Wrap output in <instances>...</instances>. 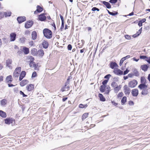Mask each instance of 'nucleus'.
Masks as SVG:
<instances>
[{
  "label": "nucleus",
  "mask_w": 150,
  "mask_h": 150,
  "mask_svg": "<svg viewBox=\"0 0 150 150\" xmlns=\"http://www.w3.org/2000/svg\"><path fill=\"white\" fill-rule=\"evenodd\" d=\"M138 25L140 27L142 25V23L140 21H139Z\"/></svg>",
  "instance_id": "obj_63"
},
{
  "label": "nucleus",
  "mask_w": 150,
  "mask_h": 150,
  "mask_svg": "<svg viewBox=\"0 0 150 150\" xmlns=\"http://www.w3.org/2000/svg\"><path fill=\"white\" fill-rule=\"evenodd\" d=\"M69 86H67V85L66 84L62 88L61 90L62 92H63L65 91H68L69 90Z\"/></svg>",
  "instance_id": "obj_26"
},
{
  "label": "nucleus",
  "mask_w": 150,
  "mask_h": 150,
  "mask_svg": "<svg viewBox=\"0 0 150 150\" xmlns=\"http://www.w3.org/2000/svg\"><path fill=\"white\" fill-rule=\"evenodd\" d=\"M20 42L21 43H23L25 41V38H22L20 39Z\"/></svg>",
  "instance_id": "obj_54"
},
{
  "label": "nucleus",
  "mask_w": 150,
  "mask_h": 150,
  "mask_svg": "<svg viewBox=\"0 0 150 150\" xmlns=\"http://www.w3.org/2000/svg\"><path fill=\"white\" fill-rule=\"evenodd\" d=\"M123 91L125 95L126 96H128L130 93L131 90L127 85H125L123 87Z\"/></svg>",
  "instance_id": "obj_3"
},
{
  "label": "nucleus",
  "mask_w": 150,
  "mask_h": 150,
  "mask_svg": "<svg viewBox=\"0 0 150 150\" xmlns=\"http://www.w3.org/2000/svg\"><path fill=\"white\" fill-rule=\"evenodd\" d=\"M34 88V86L32 84H29L28 86L27 87V90L28 91H30L32 90Z\"/></svg>",
  "instance_id": "obj_23"
},
{
  "label": "nucleus",
  "mask_w": 150,
  "mask_h": 150,
  "mask_svg": "<svg viewBox=\"0 0 150 150\" xmlns=\"http://www.w3.org/2000/svg\"><path fill=\"white\" fill-rule=\"evenodd\" d=\"M21 69L20 67H18L16 68L15 71L19 73L21 71Z\"/></svg>",
  "instance_id": "obj_42"
},
{
  "label": "nucleus",
  "mask_w": 150,
  "mask_h": 150,
  "mask_svg": "<svg viewBox=\"0 0 150 150\" xmlns=\"http://www.w3.org/2000/svg\"><path fill=\"white\" fill-rule=\"evenodd\" d=\"M29 59L30 60V62L31 61H33L34 59V58L32 56H29Z\"/></svg>",
  "instance_id": "obj_57"
},
{
  "label": "nucleus",
  "mask_w": 150,
  "mask_h": 150,
  "mask_svg": "<svg viewBox=\"0 0 150 150\" xmlns=\"http://www.w3.org/2000/svg\"><path fill=\"white\" fill-rule=\"evenodd\" d=\"M125 60V59L124 58H122L121 59L120 62V66H121L122 64H123L124 61Z\"/></svg>",
  "instance_id": "obj_45"
},
{
  "label": "nucleus",
  "mask_w": 150,
  "mask_h": 150,
  "mask_svg": "<svg viewBox=\"0 0 150 150\" xmlns=\"http://www.w3.org/2000/svg\"><path fill=\"white\" fill-rule=\"evenodd\" d=\"M92 10L93 11H99V9L96 7H94L92 8Z\"/></svg>",
  "instance_id": "obj_48"
},
{
  "label": "nucleus",
  "mask_w": 150,
  "mask_h": 150,
  "mask_svg": "<svg viewBox=\"0 0 150 150\" xmlns=\"http://www.w3.org/2000/svg\"><path fill=\"white\" fill-rule=\"evenodd\" d=\"M111 86L113 88H115L117 86V83L115 82H112L111 84Z\"/></svg>",
  "instance_id": "obj_39"
},
{
  "label": "nucleus",
  "mask_w": 150,
  "mask_h": 150,
  "mask_svg": "<svg viewBox=\"0 0 150 150\" xmlns=\"http://www.w3.org/2000/svg\"><path fill=\"white\" fill-rule=\"evenodd\" d=\"M108 11V13L110 15H112V16H115V15H116V14H117V12L115 13H113V12H110L109 11H108V10H107Z\"/></svg>",
  "instance_id": "obj_44"
},
{
  "label": "nucleus",
  "mask_w": 150,
  "mask_h": 150,
  "mask_svg": "<svg viewBox=\"0 0 150 150\" xmlns=\"http://www.w3.org/2000/svg\"><path fill=\"white\" fill-rule=\"evenodd\" d=\"M11 12L7 11L4 13V15L5 17H7L10 16L11 15Z\"/></svg>",
  "instance_id": "obj_34"
},
{
  "label": "nucleus",
  "mask_w": 150,
  "mask_h": 150,
  "mask_svg": "<svg viewBox=\"0 0 150 150\" xmlns=\"http://www.w3.org/2000/svg\"><path fill=\"white\" fill-rule=\"evenodd\" d=\"M110 67L112 69H114V68L118 67V65L115 62H112L110 63Z\"/></svg>",
  "instance_id": "obj_15"
},
{
  "label": "nucleus",
  "mask_w": 150,
  "mask_h": 150,
  "mask_svg": "<svg viewBox=\"0 0 150 150\" xmlns=\"http://www.w3.org/2000/svg\"><path fill=\"white\" fill-rule=\"evenodd\" d=\"M20 94L21 95H23V97H25L27 96L26 95H25V94H24V93L23 92L21 91L20 92Z\"/></svg>",
  "instance_id": "obj_53"
},
{
  "label": "nucleus",
  "mask_w": 150,
  "mask_h": 150,
  "mask_svg": "<svg viewBox=\"0 0 150 150\" xmlns=\"http://www.w3.org/2000/svg\"><path fill=\"white\" fill-rule=\"evenodd\" d=\"M28 81L27 80H23L20 82V85L21 86H23L28 83Z\"/></svg>",
  "instance_id": "obj_18"
},
{
  "label": "nucleus",
  "mask_w": 150,
  "mask_h": 150,
  "mask_svg": "<svg viewBox=\"0 0 150 150\" xmlns=\"http://www.w3.org/2000/svg\"><path fill=\"white\" fill-rule=\"evenodd\" d=\"M121 88V86L119 85V86H117L114 88V91L115 93H117V92L120 90Z\"/></svg>",
  "instance_id": "obj_29"
},
{
  "label": "nucleus",
  "mask_w": 150,
  "mask_h": 150,
  "mask_svg": "<svg viewBox=\"0 0 150 150\" xmlns=\"http://www.w3.org/2000/svg\"><path fill=\"white\" fill-rule=\"evenodd\" d=\"M42 8L39 6L38 5L37 6V9L35 11H34V13L35 14H37V12H41L42 11Z\"/></svg>",
  "instance_id": "obj_12"
},
{
  "label": "nucleus",
  "mask_w": 150,
  "mask_h": 150,
  "mask_svg": "<svg viewBox=\"0 0 150 150\" xmlns=\"http://www.w3.org/2000/svg\"><path fill=\"white\" fill-rule=\"evenodd\" d=\"M129 71L127 69L126 70L124 71L123 72V74L124 75H125L126 74H127L129 72Z\"/></svg>",
  "instance_id": "obj_55"
},
{
  "label": "nucleus",
  "mask_w": 150,
  "mask_h": 150,
  "mask_svg": "<svg viewBox=\"0 0 150 150\" xmlns=\"http://www.w3.org/2000/svg\"><path fill=\"white\" fill-rule=\"evenodd\" d=\"M5 122L6 124L8 125L11 124L12 126H14L15 124V120L11 118H7L5 119Z\"/></svg>",
  "instance_id": "obj_2"
},
{
  "label": "nucleus",
  "mask_w": 150,
  "mask_h": 150,
  "mask_svg": "<svg viewBox=\"0 0 150 150\" xmlns=\"http://www.w3.org/2000/svg\"><path fill=\"white\" fill-rule=\"evenodd\" d=\"M105 86L103 85L101 86L100 87V90L101 92H103L105 91Z\"/></svg>",
  "instance_id": "obj_37"
},
{
  "label": "nucleus",
  "mask_w": 150,
  "mask_h": 150,
  "mask_svg": "<svg viewBox=\"0 0 150 150\" xmlns=\"http://www.w3.org/2000/svg\"><path fill=\"white\" fill-rule=\"evenodd\" d=\"M131 93L132 96L134 97H137L139 93L138 90L137 88H135L132 90Z\"/></svg>",
  "instance_id": "obj_7"
},
{
  "label": "nucleus",
  "mask_w": 150,
  "mask_h": 150,
  "mask_svg": "<svg viewBox=\"0 0 150 150\" xmlns=\"http://www.w3.org/2000/svg\"><path fill=\"white\" fill-rule=\"evenodd\" d=\"M12 62V60L10 59H7L6 62V66H7L10 69H12V66H11Z\"/></svg>",
  "instance_id": "obj_9"
},
{
  "label": "nucleus",
  "mask_w": 150,
  "mask_h": 150,
  "mask_svg": "<svg viewBox=\"0 0 150 150\" xmlns=\"http://www.w3.org/2000/svg\"><path fill=\"white\" fill-rule=\"evenodd\" d=\"M108 81V80H105L103 81L102 82V84H103V85L105 86V85L107 83Z\"/></svg>",
  "instance_id": "obj_49"
},
{
  "label": "nucleus",
  "mask_w": 150,
  "mask_h": 150,
  "mask_svg": "<svg viewBox=\"0 0 150 150\" xmlns=\"http://www.w3.org/2000/svg\"><path fill=\"white\" fill-rule=\"evenodd\" d=\"M6 100L4 99L1 101V105H4L6 104Z\"/></svg>",
  "instance_id": "obj_38"
},
{
  "label": "nucleus",
  "mask_w": 150,
  "mask_h": 150,
  "mask_svg": "<svg viewBox=\"0 0 150 150\" xmlns=\"http://www.w3.org/2000/svg\"><path fill=\"white\" fill-rule=\"evenodd\" d=\"M134 74H133L130 73L129 74H128V76L129 77L132 78V76H134Z\"/></svg>",
  "instance_id": "obj_60"
},
{
  "label": "nucleus",
  "mask_w": 150,
  "mask_h": 150,
  "mask_svg": "<svg viewBox=\"0 0 150 150\" xmlns=\"http://www.w3.org/2000/svg\"><path fill=\"white\" fill-rule=\"evenodd\" d=\"M44 54V52L42 50H39L37 51V56L42 57Z\"/></svg>",
  "instance_id": "obj_16"
},
{
  "label": "nucleus",
  "mask_w": 150,
  "mask_h": 150,
  "mask_svg": "<svg viewBox=\"0 0 150 150\" xmlns=\"http://www.w3.org/2000/svg\"><path fill=\"white\" fill-rule=\"evenodd\" d=\"M87 106V104L83 105L82 104H80L79 105V107L81 108H86Z\"/></svg>",
  "instance_id": "obj_40"
},
{
  "label": "nucleus",
  "mask_w": 150,
  "mask_h": 150,
  "mask_svg": "<svg viewBox=\"0 0 150 150\" xmlns=\"http://www.w3.org/2000/svg\"><path fill=\"white\" fill-rule=\"evenodd\" d=\"M64 22H62V25H61V27L60 28V30H62L63 28H64Z\"/></svg>",
  "instance_id": "obj_58"
},
{
  "label": "nucleus",
  "mask_w": 150,
  "mask_h": 150,
  "mask_svg": "<svg viewBox=\"0 0 150 150\" xmlns=\"http://www.w3.org/2000/svg\"><path fill=\"white\" fill-rule=\"evenodd\" d=\"M147 58L148 57L145 56L140 55V58L141 59H147Z\"/></svg>",
  "instance_id": "obj_46"
},
{
  "label": "nucleus",
  "mask_w": 150,
  "mask_h": 150,
  "mask_svg": "<svg viewBox=\"0 0 150 150\" xmlns=\"http://www.w3.org/2000/svg\"><path fill=\"white\" fill-rule=\"evenodd\" d=\"M16 35L15 33H11L10 34V41H13L15 40Z\"/></svg>",
  "instance_id": "obj_10"
},
{
  "label": "nucleus",
  "mask_w": 150,
  "mask_h": 150,
  "mask_svg": "<svg viewBox=\"0 0 150 150\" xmlns=\"http://www.w3.org/2000/svg\"><path fill=\"white\" fill-rule=\"evenodd\" d=\"M111 75L110 74H108L105 76L104 78L105 79H108V80Z\"/></svg>",
  "instance_id": "obj_50"
},
{
  "label": "nucleus",
  "mask_w": 150,
  "mask_h": 150,
  "mask_svg": "<svg viewBox=\"0 0 150 150\" xmlns=\"http://www.w3.org/2000/svg\"><path fill=\"white\" fill-rule=\"evenodd\" d=\"M31 54L34 56H37V49L33 48L32 49L31 51Z\"/></svg>",
  "instance_id": "obj_17"
},
{
  "label": "nucleus",
  "mask_w": 150,
  "mask_h": 150,
  "mask_svg": "<svg viewBox=\"0 0 150 150\" xmlns=\"http://www.w3.org/2000/svg\"><path fill=\"white\" fill-rule=\"evenodd\" d=\"M19 73L14 71L13 73V76L15 77H17L19 76Z\"/></svg>",
  "instance_id": "obj_43"
},
{
  "label": "nucleus",
  "mask_w": 150,
  "mask_h": 150,
  "mask_svg": "<svg viewBox=\"0 0 150 150\" xmlns=\"http://www.w3.org/2000/svg\"><path fill=\"white\" fill-rule=\"evenodd\" d=\"M145 60L148 63L150 64V57H148L147 59H146Z\"/></svg>",
  "instance_id": "obj_59"
},
{
  "label": "nucleus",
  "mask_w": 150,
  "mask_h": 150,
  "mask_svg": "<svg viewBox=\"0 0 150 150\" xmlns=\"http://www.w3.org/2000/svg\"><path fill=\"white\" fill-rule=\"evenodd\" d=\"M8 83V86L9 87H12L13 86H14L15 85H13L12 84H11L10 83Z\"/></svg>",
  "instance_id": "obj_64"
},
{
  "label": "nucleus",
  "mask_w": 150,
  "mask_h": 150,
  "mask_svg": "<svg viewBox=\"0 0 150 150\" xmlns=\"http://www.w3.org/2000/svg\"><path fill=\"white\" fill-rule=\"evenodd\" d=\"M141 83L142 84H146V80L144 77L142 76L141 77Z\"/></svg>",
  "instance_id": "obj_25"
},
{
  "label": "nucleus",
  "mask_w": 150,
  "mask_h": 150,
  "mask_svg": "<svg viewBox=\"0 0 150 150\" xmlns=\"http://www.w3.org/2000/svg\"><path fill=\"white\" fill-rule=\"evenodd\" d=\"M102 3L105 5L106 7L108 8H111V6L110 3L108 2L105 1H103Z\"/></svg>",
  "instance_id": "obj_19"
},
{
  "label": "nucleus",
  "mask_w": 150,
  "mask_h": 150,
  "mask_svg": "<svg viewBox=\"0 0 150 150\" xmlns=\"http://www.w3.org/2000/svg\"><path fill=\"white\" fill-rule=\"evenodd\" d=\"M123 95V93L122 92L119 93L117 95V97L118 98H120L122 97Z\"/></svg>",
  "instance_id": "obj_41"
},
{
  "label": "nucleus",
  "mask_w": 150,
  "mask_h": 150,
  "mask_svg": "<svg viewBox=\"0 0 150 150\" xmlns=\"http://www.w3.org/2000/svg\"><path fill=\"white\" fill-rule=\"evenodd\" d=\"M127 97L126 96H124L121 100V103L122 105H124L126 102Z\"/></svg>",
  "instance_id": "obj_31"
},
{
  "label": "nucleus",
  "mask_w": 150,
  "mask_h": 150,
  "mask_svg": "<svg viewBox=\"0 0 150 150\" xmlns=\"http://www.w3.org/2000/svg\"><path fill=\"white\" fill-rule=\"evenodd\" d=\"M134 75L136 76H138L139 75V72L137 71V70L136 69H134L133 71Z\"/></svg>",
  "instance_id": "obj_35"
},
{
  "label": "nucleus",
  "mask_w": 150,
  "mask_h": 150,
  "mask_svg": "<svg viewBox=\"0 0 150 150\" xmlns=\"http://www.w3.org/2000/svg\"><path fill=\"white\" fill-rule=\"evenodd\" d=\"M98 96L100 98V100L102 101H104L105 100V99L104 96L102 94L99 93Z\"/></svg>",
  "instance_id": "obj_27"
},
{
  "label": "nucleus",
  "mask_w": 150,
  "mask_h": 150,
  "mask_svg": "<svg viewBox=\"0 0 150 150\" xmlns=\"http://www.w3.org/2000/svg\"><path fill=\"white\" fill-rule=\"evenodd\" d=\"M34 62H33V61H31V62H30V67H31L32 66H33V64H34Z\"/></svg>",
  "instance_id": "obj_62"
},
{
  "label": "nucleus",
  "mask_w": 150,
  "mask_h": 150,
  "mask_svg": "<svg viewBox=\"0 0 150 150\" xmlns=\"http://www.w3.org/2000/svg\"><path fill=\"white\" fill-rule=\"evenodd\" d=\"M117 0H110L109 2L111 3L115 4L117 2Z\"/></svg>",
  "instance_id": "obj_51"
},
{
  "label": "nucleus",
  "mask_w": 150,
  "mask_h": 150,
  "mask_svg": "<svg viewBox=\"0 0 150 150\" xmlns=\"http://www.w3.org/2000/svg\"><path fill=\"white\" fill-rule=\"evenodd\" d=\"M59 16L60 17V18H61V19L62 21V22H64V18L60 14L59 15Z\"/></svg>",
  "instance_id": "obj_61"
},
{
  "label": "nucleus",
  "mask_w": 150,
  "mask_h": 150,
  "mask_svg": "<svg viewBox=\"0 0 150 150\" xmlns=\"http://www.w3.org/2000/svg\"><path fill=\"white\" fill-rule=\"evenodd\" d=\"M12 81V76L11 75H9L6 78V81L7 83H11Z\"/></svg>",
  "instance_id": "obj_20"
},
{
  "label": "nucleus",
  "mask_w": 150,
  "mask_h": 150,
  "mask_svg": "<svg viewBox=\"0 0 150 150\" xmlns=\"http://www.w3.org/2000/svg\"><path fill=\"white\" fill-rule=\"evenodd\" d=\"M25 72L24 71H22L21 72L19 76V81H21L23 79V78L25 76Z\"/></svg>",
  "instance_id": "obj_14"
},
{
  "label": "nucleus",
  "mask_w": 150,
  "mask_h": 150,
  "mask_svg": "<svg viewBox=\"0 0 150 150\" xmlns=\"http://www.w3.org/2000/svg\"><path fill=\"white\" fill-rule=\"evenodd\" d=\"M88 113H86L84 114L82 117V119L83 120L86 118L88 116Z\"/></svg>",
  "instance_id": "obj_36"
},
{
  "label": "nucleus",
  "mask_w": 150,
  "mask_h": 150,
  "mask_svg": "<svg viewBox=\"0 0 150 150\" xmlns=\"http://www.w3.org/2000/svg\"><path fill=\"white\" fill-rule=\"evenodd\" d=\"M37 75V73L35 71H34L32 75V77H35Z\"/></svg>",
  "instance_id": "obj_52"
},
{
  "label": "nucleus",
  "mask_w": 150,
  "mask_h": 150,
  "mask_svg": "<svg viewBox=\"0 0 150 150\" xmlns=\"http://www.w3.org/2000/svg\"><path fill=\"white\" fill-rule=\"evenodd\" d=\"M26 20V17L25 16H19L17 18V20L19 23H21Z\"/></svg>",
  "instance_id": "obj_6"
},
{
  "label": "nucleus",
  "mask_w": 150,
  "mask_h": 150,
  "mask_svg": "<svg viewBox=\"0 0 150 150\" xmlns=\"http://www.w3.org/2000/svg\"><path fill=\"white\" fill-rule=\"evenodd\" d=\"M138 87L141 90H143L146 88L147 87V86L145 84L141 83L138 86Z\"/></svg>",
  "instance_id": "obj_13"
},
{
  "label": "nucleus",
  "mask_w": 150,
  "mask_h": 150,
  "mask_svg": "<svg viewBox=\"0 0 150 150\" xmlns=\"http://www.w3.org/2000/svg\"><path fill=\"white\" fill-rule=\"evenodd\" d=\"M38 19L39 20L41 21H43L46 19V17L44 14H42L39 16Z\"/></svg>",
  "instance_id": "obj_11"
},
{
  "label": "nucleus",
  "mask_w": 150,
  "mask_h": 150,
  "mask_svg": "<svg viewBox=\"0 0 150 150\" xmlns=\"http://www.w3.org/2000/svg\"><path fill=\"white\" fill-rule=\"evenodd\" d=\"M33 24L32 21H29L27 22L25 24V26L26 28H28L31 27Z\"/></svg>",
  "instance_id": "obj_8"
},
{
  "label": "nucleus",
  "mask_w": 150,
  "mask_h": 150,
  "mask_svg": "<svg viewBox=\"0 0 150 150\" xmlns=\"http://www.w3.org/2000/svg\"><path fill=\"white\" fill-rule=\"evenodd\" d=\"M37 38V33L35 31H33L32 34V38L33 40H35Z\"/></svg>",
  "instance_id": "obj_21"
},
{
  "label": "nucleus",
  "mask_w": 150,
  "mask_h": 150,
  "mask_svg": "<svg viewBox=\"0 0 150 150\" xmlns=\"http://www.w3.org/2000/svg\"><path fill=\"white\" fill-rule=\"evenodd\" d=\"M137 84V81L136 80H133L131 81L128 83V86L129 87L133 88L135 87Z\"/></svg>",
  "instance_id": "obj_4"
},
{
  "label": "nucleus",
  "mask_w": 150,
  "mask_h": 150,
  "mask_svg": "<svg viewBox=\"0 0 150 150\" xmlns=\"http://www.w3.org/2000/svg\"><path fill=\"white\" fill-rule=\"evenodd\" d=\"M113 72L115 74L117 75H121L123 74L122 71L117 68L114 69Z\"/></svg>",
  "instance_id": "obj_5"
},
{
  "label": "nucleus",
  "mask_w": 150,
  "mask_h": 150,
  "mask_svg": "<svg viewBox=\"0 0 150 150\" xmlns=\"http://www.w3.org/2000/svg\"><path fill=\"white\" fill-rule=\"evenodd\" d=\"M142 28H141L138 30V33H139L138 34H136L134 35H133V36H132L134 38H135V37H137V36L139 35L142 32Z\"/></svg>",
  "instance_id": "obj_33"
},
{
  "label": "nucleus",
  "mask_w": 150,
  "mask_h": 150,
  "mask_svg": "<svg viewBox=\"0 0 150 150\" xmlns=\"http://www.w3.org/2000/svg\"><path fill=\"white\" fill-rule=\"evenodd\" d=\"M44 36L47 39H50L52 37V32L48 29L45 28L43 31Z\"/></svg>",
  "instance_id": "obj_1"
},
{
  "label": "nucleus",
  "mask_w": 150,
  "mask_h": 150,
  "mask_svg": "<svg viewBox=\"0 0 150 150\" xmlns=\"http://www.w3.org/2000/svg\"><path fill=\"white\" fill-rule=\"evenodd\" d=\"M148 93V89L146 88L142 90V91L141 92L142 94L144 96H145L147 95Z\"/></svg>",
  "instance_id": "obj_24"
},
{
  "label": "nucleus",
  "mask_w": 150,
  "mask_h": 150,
  "mask_svg": "<svg viewBox=\"0 0 150 150\" xmlns=\"http://www.w3.org/2000/svg\"><path fill=\"white\" fill-rule=\"evenodd\" d=\"M67 48L69 50H71L72 49V46L71 45L69 44L67 46Z\"/></svg>",
  "instance_id": "obj_56"
},
{
  "label": "nucleus",
  "mask_w": 150,
  "mask_h": 150,
  "mask_svg": "<svg viewBox=\"0 0 150 150\" xmlns=\"http://www.w3.org/2000/svg\"><path fill=\"white\" fill-rule=\"evenodd\" d=\"M43 47L45 49L47 48L48 46V42L45 41H44L42 44Z\"/></svg>",
  "instance_id": "obj_22"
},
{
  "label": "nucleus",
  "mask_w": 150,
  "mask_h": 150,
  "mask_svg": "<svg viewBox=\"0 0 150 150\" xmlns=\"http://www.w3.org/2000/svg\"><path fill=\"white\" fill-rule=\"evenodd\" d=\"M125 38L127 39L130 40L131 38V36L127 35H125Z\"/></svg>",
  "instance_id": "obj_47"
},
{
  "label": "nucleus",
  "mask_w": 150,
  "mask_h": 150,
  "mask_svg": "<svg viewBox=\"0 0 150 150\" xmlns=\"http://www.w3.org/2000/svg\"><path fill=\"white\" fill-rule=\"evenodd\" d=\"M148 67V66L146 65H143L141 66L142 69L145 71L147 70Z\"/></svg>",
  "instance_id": "obj_30"
},
{
  "label": "nucleus",
  "mask_w": 150,
  "mask_h": 150,
  "mask_svg": "<svg viewBox=\"0 0 150 150\" xmlns=\"http://www.w3.org/2000/svg\"><path fill=\"white\" fill-rule=\"evenodd\" d=\"M23 52L24 54H27L29 53V49L28 48L24 47L23 49Z\"/></svg>",
  "instance_id": "obj_28"
},
{
  "label": "nucleus",
  "mask_w": 150,
  "mask_h": 150,
  "mask_svg": "<svg viewBox=\"0 0 150 150\" xmlns=\"http://www.w3.org/2000/svg\"><path fill=\"white\" fill-rule=\"evenodd\" d=\"M0 115L3 117H6V113L2 110H0Z\"/></svg>",
  "instance_id": "obj_32"
}]
</instances>
